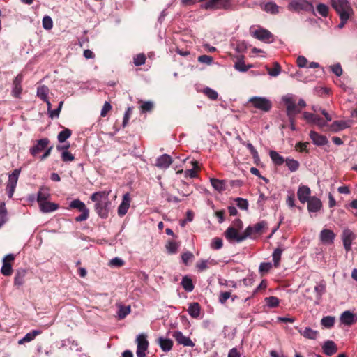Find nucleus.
Here are the masks:
<instances>
[{
    "mask_svg": "<svg viewBox=\"0 0 357 357\" xmlns=\"http://www.w3.org/2000/svg\"><path fill=\"white\" fill-rule=\"evenodd\" d=\"M269 156L275 165H282L284 163L285 159L275 151H270Z\"/></svg>",
    "mask_w": 357,
    "mask_h": 357,
    "instance_id": "nucleus-33",
    "label": "nucleus"
},
{
    "mask_svg": "<svg viewBox=\"0 0 357 357\" xmlns=\"http://www.w3.org/2000/svg\"><path fill=\"white\" fill-rule=\"evenodd\" d=\"M310 138L311 139L312 143L318 146H324L328 144V141L324 135H320L315 131H310Z\"/></svg>",
    "mask_w": 357,
    "mask_h": 357,
    "instance_id": "nucleus-21",
    "label": "nucleus"
},
{
    "mask_svg": "<svg viewBox=\"0 0 357 357\" xmlns=\"http://www.w3.org/2000/svg\"><path fill=\"white\" fill-rule=\"evenodd\" d=\"M41 333L40 331L33 330L30 333H28L25 335V336L18 340L19 344H23L25 342H29L32 341L38 335Z\"/></svg>",
    "mask_w": 357,
    "mask_h": 357,
    "instance_id": "nucleus-35",
    "label": "nucleus"
},
{
    "mask_svg": "<svg viewBox=\"0 0 357 357\" xmlns=\"http://www.w3.org/2000/svg\"><path fill=\"white\" fill-rule=\"evenodd\" d=\"M329 68H330L331 70L337 77H340L342 75V68L340 63H337V64L331 66Z\"/></svg>",
    "mask_w": 357,
    "mask_h": 357,
    "instance_id": "nucleus-56",
    "label": "nucleus"
},
{
    "mask_svg": "<svg viewBox=\"0 0 357 357\" xmlns=\"http://www.w3.org/2000/svg\"><path fill=\"white\" fill-rule=\"evenodd\" d=\"M21 169H15L8 176L6 190L9 198H12L17 183Z\"/></svg>",
    "mask_w": 357,
    "mask_h": 357,
    "instance_id": "nucleus-11",
    "label": "nucleus"
},
{
    "mask_svg": "<svg viewBox=\"0 0 357 357\" xmlns=\"http://www.w3.org/2000/svg\"><path fill=\"white\" fill-rule=\"evenodd\" d=\"M314 291L317 294V298H321L322 295L326 292V283L323 281L318 283L314 287Z\"/></svg>",
    "mask_w": 357,
    "mask_h": 357,
    "instance_id": "nucleus-43",
    "label": "nucleus"
},
{
    "mask_svg": "<svg viewBox=\"0 0 357 357\" xmlns=\"http://www.w3.org/2000/svg\"><path fill=\"white\" fill-rule=\"evenodd\" d=\"M311 190L307 185H301L298 187L297 196L302 204H305L310 199Z\"/></svg>",
    "mask_w": 357,
    "mask_h": 357,
    "instance_id": "nucleus-19",
    "label": "nucleus"
},
{
    "mask_svg": "<svg viewBox=\"0 0 357 357\" xmlns=\"http://www.w3.org/2000/svg\"><path fill=\"white\" fill-rule=\"evenodd\" d=\"M252 67V65H245L243 61H238L234 64V68L239 72H246Z\"/></svg>",
    "mask_w": 357,
    "mask_h": 357,
    "instance_id": "nucleus-47",
    "label": "nucleus"
},
{
    "mask_svg": "<svg viewBox=\"0 0 357 357\" xmlns=\"http://www.w3.org/2000/svg\"><path fill=\"white\" fill-rule=\"evenodd\" d=\"M1 273L5 276H10L13 273V267L10 263L3 261V266L1 269Z\"/></svg>",
    "mask_w": 357,
    "mask_h": 357,
    "instance_id": "nucleus-45",
    "label": "nucleus"
},
{
    "mask_svg": "<svg viewBox=\"0 0 357 357\" xmlns=\"http://www.w3.org/2000/svg\"><path fill=\"white\" fill-rule=\"evenodd\" d=\"M116 307V317L119 320L125 319L131 312L130 305H124L121 302H117Z\"/></svg>",
    "mask_w": 357,
    "mask_h": 357,
    "instance_id": "nucleus-14",
    "label": "nucleus"
},
{
    "mask_svg": "<svg viewBox=\"0 0 357 357\" xmlns=\"http://www.w3.org/2000/svg\"><path fill=\"white\" fill-rule=\"evenodd\" d=\"M298 332L305 338L310 340H316L319 335L318 331L313 330L310 327H306L303 330L299 329Z\"/></svg>",
    "mask_w": 357,
    "mask_h": 357,
    "instance_id": "nucleus-28",
    "label": "nucleus"
},
{
    "mask_svg": "<svg viewBox=\"0 0 357 357\" xmlns=\"http://www.w3.org/2000/svg\"><path fill=\"white\" fill-rule=\"evenodd\" d=\"M307 202V210L310 213H317L322 208L321 201L317 197H311Z\"/></svg>",
    "mask_w": 357,
    "mask_h": 357,
    "instance_id": "nucleus-22",
    "label": "nucleus"
},
{
    "mask_svg": "<svg viewBox=\"0 0 357 357\" xmlns=\"http://www.w3.org/2000/svg\"><path fill=\"white\" fill-rule=\"evenodd\" d=\"M193 257L194 256L190 252H185L181 256L182 261L185 264H187L189 261L192 259Z\"/></svg>",
    "mask_w": 357,
    "mask_h": 357,
    "instance_id": "nucleus-63",
    "label": "nucleus"
},
{
    "mask_svg": "<svg viewBox=\"0 0 357 357\" xmlns=\"http://www.w3.org/2000/svg\"><path fill=\"white\" fill-rule=\"evenodd\" d=\"M27 271L24 268H19L16 270V273L14 278V285L20 287L24 283V278Z\"/></svg>",
    "mask_w": 357,
    "mask_h": 357,
    "instance_id": "nucleus-26",
    "label": "nucleus"
},
{
    "mask_svg": "<svg viewBox=\"0 0 357 357\" xmlns=\"http://www.w3.org/2000/svg\"><path fill=\"white\" fill-rule=\"evenodd\" d=\"M282 251V249L278 248L273 252L272 257L275 267H278L279 266Z\"/></svg>",
    "mask_w": 357,
    "mask_h": 357,
    "instance_id": "nucleus-42",
    "label": "nucleus"
},
{
    "mask_svg": "<svg viewBox=\"0 0 357 357\" xmlns=\"http://www.w3.org/2000/svg\"><path fill=\"white\" fill-rule=\"evenodd\" d=\"M211 183L213 188L219 192H221L226 189V183L224 180H219L217 178H211Z\"/></svg>",
    "mask_w": 357,
    "mask_h": 357,
    "instance_id": "nucleus-32",
    "label": "nucleus"
},
{
    "mask_svg": "<svg viewBox=\"0 0 357 357\" xmlns=\"http://www.w3.org/2000/svg\"><path fill=\"white\" fill-rule=\"evenodd\" d=\"M158 342L161 349L165 352H168L172 349L173 341L170 339L160 337L158 339Z\"/></svg>",
    "mask_w": 357,
    "mask_h": 357,
    "instance_id": "nucleus-29",
    "label": "nucleus"
},
{
    "mask_svg": "<svg viewBox=\"0 0 357 357\" xmlns=\"http://www.w3.org/2000/svg\"><path fill=\"white\" fill-rule=\"evenodd\" d=\"M335 323V317L331 316L324 317L321 320V324L327 328L333 326Z\"/></svg>",
    "mask_w": 357,
    "mask_h": 357,
    "instance_id": "nucleus-41",
    "label": "nucleus"
},
{
    "mask_svg": "<svg viewBox=\"0 0 357 357\" xmlns=\"http://www.w3.org/2000/svg\"><path fill=\"white\" fill-rule=\"evenodd\" d=\"M50 140L47 138H43L36 142V144L30 149V153L36 156L38 153L45 150L49 145Z\"/></svg>",
    "mask_w": 357,
    "mask_h": 357,
    "instance_id": "nucleus-18",
    "label": "nucleus"
},
{
    "mask_svg": "<svg viewBox=\"0 0 357 357\" xmlns=\"http://www.w3.org/2000/svg\"><path fill=\"white\" fill-rule=\"evenodd\" d=\"M250 33L253 38L266 43H271L274 40L273 35L268 30L261 27L251 26Z\"/></svg>",
    "mask_w": 357,
    "mask_h": 357,
    "instance_id": "nucleus-4",
    "label": "nucleus"
},
{
    "mask_svg": "<svg viewBox=\"0 0 357 357\" xmlns=\"http://www.w3.org/2000/svg\"><path fill=\"white\" fill-rule=\"evenodd\" d=\"M284 162L288 169L291 172L297 171L300 167L299 162L293 158H287L285 159Z\"/></svg>",
    "mask_w": 357,
    "mask_h": 357,
    "instance_id": "nucleus-36",
    "label": "nucleus"
},
{
    "mask_svg": "<svg viewBox=\"0 0 357 357\" xmlns=\"http://www.w3.org/2000/svg\"><path fill=\"white\" fill-rule=\"evenodd\" d=\"M130 202L131 199L130 194L128 192L125 193L123 196L122 202L121 204L119 206L117 210L118 215L120 217H122L127 213L128 210L129 209V207L130 206Z\"/></svg>",
    "mask_w": 357,
    "mask_h": 357,
    "instance_id": "nucleus-16",
    "label": "nucleus"
},
{
    "mask_svg": "<svg viewBox=\"0 0 357 357\" xmlns=\"http://www.w3.org/2000/svg\"><path fill=\"white\" fill-rule=\"evenodd\" d=\"M287 8L291 11H310L313 9V6L306 0H291Z\"/></svg>",
    "mask_w": 357,
    "mask_h": 357,
    "instance_id": "nucleus-10",
    "label": "nucleus"
},
{
    "mask_svg": "<svg viewBox=\"0 0 357 357\" xmlns=\"http://www.w3.org/2000/svg\"><path fill=\"white\" fill-rule=\"evenodd\" d=\"M23 80V76L22 74H18L13 82V89H12V93L13 96L18 98L22 91V82Z\"/></svg>",
    "mask_w": 357,
    "mask_h": 357,
    "instance_id": "nucleus-25",
    "label": "nucleus"
},
{
    "mask_svg": "<svg viewBox=\"0 0 357 357\" xmlns=\"http://www.w3.org/2000/svg\"><path fill=\"white\" fill-rule=\"evenodd\" d=\"M319 238L323 244L332 245L334 243L335 234L332 230L324 229L321 231Z\"/></svg>",
    "mask_w": 357,
    "mask_h": 357,
    "instance_id": "nucleus-17",
    "label": "nucleus"
},
{
    "mask_svg": "<svg viewBox=\"0 0 357 357\" xmlns=\"http://www.w3.org/2000/svg\"><path fill=\"white\" fill-rule=\"evenodd\" d=\"M230 0H210L204 4L205 9H227L230 7Z\"/></svg>",
    "mask_w": 357,
    "mask_h": 357,
    "instance_id": "nucleus-13",
    "label": "nucleus"
},
{
    "mask_svg": "<svg viewBox=\"0 0 357 357\" xmlns=\"http://www.w3.org/2000/svg\"><path fill=\"white\" fill-rule=\"evenodd\" d=\"M72 132L71 130L68 128H65L62 131H61L58 135V141L61 143L64 142L67 139H68Z\"/></svg>",
    "mask_w": 357,
    "mask_h": 357,
    "instance_id": "nucleus-44",
    "label": "nucleus"
},
{
    "mask_svg": "<svg viewBox=\"0 0 357 357\" xmlns=\"http://www.w3.org/2000/svg\"><path fill=\"white\" fill-rule=\"evenodd\" d=\"M49 93V89L47 86L43 85L40 86L37 89V96L43 101L46 100L47 98V95Z\"/></svg>",
    "mask_w": 357,
    "mask_h": 357,
    "instance_id": "nucleus-39",
    "label": "nucleus"
},
{
    "mask_svg": "<svg viewBox=\"0 0 357 357\" xmlns=\"http://www.w3.org/2000/svg\"><path fill=\"white\" fill-rule=\"evenodd\" d=\"M323 351L328 356H332L337 352V348L335 343L331 340H327L322 347Z\"/></svg>",
    "mask_w": 357,
    "mask_h": 357,
    "instance_id": "nucleus-27",
    "label": "nucleus"
},
{
    "mask_svg": "<svg viewBox=\"0 0 357 357\" xmlns=\"http://www.w3.org/2000/svg\"><path fill=\"white\" fill-rule=\"evenodd\" d=\"M208 260H201L197 264L196 266L199 271H203L208 268Z\"/></svg>",
    "mask_w": 357,
    "mask_h": 357,
    "instance_id": "nucleus-64",
    "label": "nucleus"
},
{
    "mask_svg": "<svg viewBox=\"0 0 357 357\" xmlns=\"http://www.w3.org/2000/svg\"><path fill=\"white\" fill-rule=\"evenodd\" d=\"M282 101L287 107V114L289 119H292L296 114L300 112V109L296 105L294 96L292 94H287L282 97Z\"/></svg>",
    "mask_w": 357,
    "mask_h": 357,
    "instance_id": "nucleus-6",
    "label": "nucleus"
},
{
    "mask_svg": "<svg viewBox=\"0 0 357 357\" xmlns=\"http://www.w3.org/2000/svg\"><path fill=\"white\" fill-rule=\"evenodd\" d=\"M236 203L238 207L242 210H247L248 208V202L247 199L238 197L236 199Z\"/></svg>",
    "mask_w": 357,
    "mask_h": 357,
    "instance_id": "nucleus-54",
    "label": "nucleus"
},
{
    "mask_svg": "<svg viewBox=\"0 0 357 357\" xmlns=\"http://www.w3.org/2000/svg\"><path fill=\"white\" fill-rule=\"evenodd\" d=\"M307 63V59L303 56H299L297 58L296 63L299 68L306 67Z\"/></svg>",
    "mask_w": 357,
    "mask_h": 357,
    "instance_id": "nucleus-62",
    "label": "nucleus"
},
{
    "mask_svg": "<svg viewBox=\"0 0 357 357\" xmlns=\"http://www.w3.org/2000/svg\"><path fill=\"white\" fill-rule=\"evenodd\" d=\"M225 237L229 243H241L246 239L245 231L243 232L236 230L233 227H228L225 231Z\"/></svg>",
    "mask_w": 357,
    "mask_h": 357,
    "instance_id": "nucleus-9",
    "label": "nucleus"
},
{
    "mask_svg": "<svg viewBox=\"0 0 357 357\" xmlns=\"http://www.w3.org/2000/svg\"><path fill=\"white\" fill-rule=\"evenodd\" d=\"M317 10L321 16L326 17L328 13V7L324 3H319L317 6Z\"/></svg>",
    "mask_w": 357,
    "mask_h": 357,
    "instance_id": "nucleus-52",
    "label": "nucleus"
},
{
    "mask_svg": "<svg viewBox=\"0 0 357 357\" xmlns=\"http://www.w3.org/2000/svg\"><path fill=\"white\" fill-rule=\"evenodd\" d=\"M341 323L346 326H351L357 321V317L350 311H344L340 316Z\"/></svg>",
    "mask_w": 357,
    "mask_h": 357,
    "instance_id": "nucleus-24",
    "label": "nucleus"
},
{
    "mask_svg": "<svg viewBox=\"0 0 357 357\" xmlns=\"http://www.w3.org/2000/svg\"><path fill=\"white\" fill-rule=\"evenodd\" d=\"M70 208H77L82 213L81 215L75 218L77 222L84 221L89 218V211L85 204L79 199L73 200L70 204Z\"/></svg>",
    "mask_w": 357,
    "mask_h": 357,
    "instance_id": "nucleus-8",
    "label": "nucleus"
},
{
    "mask_svg": "<svg viewBox=\"0 0 357 357\" xmlns=\"http://www.w3.org/2000/svg\"><path fill=\"white\" fill-rule=\"evenodd\" d=\"M272 268V264L271 262H262L260 264L259 271L261 273H268Z\"/></svg>",
    "mask_w": 357,
    "mask_h": 357,
    "instance_id": "nucleus-53",
    "label": "nucleus"
},
{
    "mask_svg": "<svg viewBox=\"0 0 357 357\" xmlns=\"http://www.w3.org/2000/svg\"><path fill=\"white\" fill-rule=\"evenodd\" d=\"M268 229L267 223L265 221L259 222L254 225L248 226L245 229L246 238H250L255 239L266 231Z\"/></svg>",
    "mask_w": 357,
    "mask_h": 357,
    "instance_id": "nucleus-3",
    "label": "nucleus"
},
{
    "mask_svg": "<svg viewBox=\"0 0 357 357\" xmlns=\"http://www.w3.org/2000/svg\"><path fill=\"white\" fill-rule=\"evenodd\" d=\"M331 6L340 15L341 22H347L353 10L347 0H331Z\"/></svg>",
    "mask_w": 357,
    "mask_h": 357,
    "instance_id": "nucleus-2",
    "label": "nucleus"
},
{
    "mask_svg": "<svg viewBox=\"0 0 357 357\" xmlns=\"http://www.w3.org/2000/svg\"><path fill=\"white\" fill-rule=\"evenodd\" d=\"M181 284L183 289L188 292H191L194 289L192 280L187 276L183 278Z\"/></svg>",
    "mask_w": 357,
    "mask_h": 357,
    "instance_id": "nucleus-38",
    "label": "nucleus"
},
{
    "mask_svg": "<svg viewBox=\"0 0 357 357\" xmlns=\"http://www.w3.org/2000/svg\"><path fill=\"white\" fill-rule=\"evenodd\" d=\"M231 297V293L229 291L221 292L219 296V301L222 304L225 303L227 300Z\"/></svg>",
    "mask_w": 357,
    "mask_h": 357,
    "instance_id": "nucleus-60",
    "label": "nucleus"
},
{
    "mask_svg": "<svg viewBox=\"0 0 357 357\" xmlns=\"http://www.w3.org/2000/svg\"><path fill=\"white\" fill-rule=\"evenodd\" d=\"M211 247L214 250H219L222 247V240L220 238H215L212 240Z\"/></svg>",
    "mask_w": 357,
    "mask_h": 357,
    "instance_id": "nucleus-55",
    "label": "nucleus"
},
{
    "mask_svg": "<svg viewBox=\"0 0 357 357\" xmlns=\"http://www.w3.org/2000/svg\"><path fill=\"white\" fill-rule=\"evenodd\" d=\"M266 70L268 71V74L271 77H277L281 73V67L278 62H275L273 63V68H270L266 67Z\"/></svg>",
    "mask_w": 357,
    "mask_h": 357,
    "instance_id": "nucleus-40",
    "label": "nucleus"
},
{
    "mask_svg": "<svg viewBox=\"0 0 357 357\" xmlns=\"http://www.w3.org/2000/svg\"><path fill=\"white\" fill-rule=\"evenodd\" d=\"M248 103L257 109L268 112L272 107L271 101L266 97L252 96L248 100Z\"/></svg>",
    "mask_w": 357,
    "mask_h": 357,
    "instance_id": "nucleus-5",
    "label": "nucleus"
},
{
    "mask_svg": "<svg viewBox=\"0 0 357 357\" xmlns=\"http://www.w3.org/2000/svg\"><path fill=\"white\" fill-rule=\"evenodd\" d=\"M178 248V245L175 241H169L166 245V249L169 254H175Z\"/></svg>",
    "mask_w": 357,
    "mask_h": 357,
    "instance_id": "nucleus-51",
    "label": "nucleus"
},
{
    "mask_svg": "<svg viewBox=\"0 0 357 357\" xmlns=\"http://www.w3.org/2000/svg\"><path fill=\"white\" fill-rule=\"evenodd\" d=\"M203 92L209 99L212 100H217L218 97L217 91L209 87L204 88Z\"/></svg>",
    "mask_w": 357,
    "mask_h": 357,
    "instance_id": "nucleus-46",
    "label": "nucleus"
},
{
    "mask_svg": "<svg viewBox=\"0 0 357 357\" xmlns=\"http://www.w3.org/2000/svg\"><path fill=\"white\" fill-rule=\"evenodd\" d=\"M264 10L266 13L275 15L279 13L282 8L278 6L275 2L271 1L264 4Z\"/></svg>",
    "mask_w": 357,
    "mask_h": 357,
    "instance_id": "nucleus-30",
    "label": "nucleus"
},
{
    "mask_svg": "<svg viewBox=\"0 0 357 357\" xmlns=\"http://www.w3.org/2000/svg\"><path fill=\"white\" fill-rule=\"evenodd\" d=\"M188 312L192 317L197 318L200 314L199 304L197 302L190 303Z\"/></svg>",
    "mask_w": 357,
    "mask_h": 357,
    "instance_id": "nucleus-34",
    "label": "nucleus"
},
{
    "mask_svg": "<svg viewBox=\"0 0 357 357\" xmlns=\"http://www.w3.org/2000/svg\"><path fill=\"white\" fill-rule=\"evenodd\" d=\"M61 159L63 162H71L74 160L75 157L68 151H63L61 153Z\"/></svg>",
    "mask_w": 357,
    "mask_h": 357,
    "instance_id": "nucleus-57",
    "label": "nucleus"
},
{
    "mask_svg": "<svg viewBox=\"0 0 357 357\" xmlns=\"http://www.w3.org/2000/svg\"><path fill=\"white\" fill-rule=\"evenodd\" d=\"M137 351L136 354L137 357H146V351L149 348V341L147 340V335L144 333L139 334L136 337Z\"/></svg>",
    "mask_w": 357,
    "mask_h": 357,
    "instance_id": "nucleus-7",
    "label": "nucleus"
},
{
    "mask_svg": "<svg viewBox=\"0 0 357 357\" xmlns=\"http://www.w3.org/2000/svg\"><path fill=\"white\" fill-rule=\"evenodd\" d=\"M173 162L172 158L168 154H163L159 156L155 161V166L161 169H167Z\"/></svg>",
    "mask_w": 357,
    "mask_h": 357,
    "instance_id": "nucleus-20",
    "label": "nucleus"
},
{
    "mask_svg": "<svg viewBox=\"0 0 357 357\" xmlns=\"http://www.w3.org/2000/svg\"><path fill=\"white\" fill-rule=\"evenodd\" d=\"M21 169H15L8 176L6 190L9 198H12L17 183Z\"/></svg>",
    "mask_w": 357,
    "mask_h": 357,
    "instance_id": "nucleus-12",
    "label": "nucleus"
},
{
    "mask_svg": "<svg viewBox=\"0 0 357 357\" xmlns=\"http://www.w3.org/2000/svg\"><path fill=\"white\" fill-rule=\"evenodd\" d=\"M355 238L354 234L349 229H344L342 232L343 245L347 251L351 250L352 241Z\"/></svg>",
    "mask_w": 357,
    "mask_h": 357,
    "instance_id": "nucleus-23",
    "label": "nucleus"
},
{
    "mask_svg": "<svg viewBox=\"0 0 357 357\" xmlns=\"http://www.w3.org/2000/svg\"><path fill=\"white\" fill-rule=\"evenodd\" d=\"M243 227V222L240 219H236L234 220L231 225L229 226V227H233L236 230H238L239 231H241Z\"/></svg>",
    "mask_w": 357,
    "mask_h": 357,
    "instance_id": "nucleus-59",
    "label": "nucleus"
},
{
    "mask_svg": "<svg viewBox=\"0 0 357 357\" xmlns=\"http://www.w3.org/2000/svg\"><path fill=\"white\" fill-rule=\"evenodd\" d=\"M172 336L179 344H182L184 347H191L195 346L194 342L190 340V338L185 336L183 333L179 331H174Z\"/></svg>",
    "mask_w": 357,
    "mask_h": 357,
    "instance_id": "nucleus-15",
    "label": "nucleus"
},
{
    "mask_svg": "<svg viewBox=\"0 0 357 357\" xmlns=\"http://www.w3.org/2000/svg\"><path fill=\"white\" fill-rule=\"evenodd\" d=\"M146 57L144 54H138L133 58V63L135 66H139L144 64L146 61Z\"/></svg>",
    "mask_w": 357,
    "mask_h": 357,
    "instance_id": "nucleus-49",
    "label": "nucleus"
},
{
    "mask_svg": "<svg viewBox=\"0 0 357 357\" xmlns=\"http://www.w3.org/2000/svg\"><path fill=\"white\" fill-rule=\"evenodd\" d=\"M265 302L269 307H276L280 303V300L275 296L266 297Z\"/></svg>",
    "mask_w": 357,
    "mask_h": 357,
    "instance_id": "nucleus-48",
    "label": "nucleus"
},
{
    "mask_svg": "<svg viewBox=\"0 0 357 357\" xmlns=\"http://www.w3.org/2000/svg\"><path fill=\"white\" fill-rule=\"evenodd\" d=\"M140 110L142 112H147L152 110L153 108V102L151 101H140Z\"/></svg>",
    "mask_w": 357,
    "mask_h": 357,
    "instance_id": "nucleus-50",
    "label": "nucleus"
},
{
    "mask_svg": "<svg viewBox=\"0 0 357 357\" xmlns=\"http://www.w3.org/2000/svg\"><path fill=\"white\" fill-rule=\"evenodd\" d=\"M198 61L200 63H206L208 65H210L213 62V58L211 56L202 55L198 57Z\"/></svg>",
    "mask_w": 357,
    "mask_h": 357,
    "instance_id": "nucleus-61",
    "label": "nucleus"
},
{
    "mask_svg": "<svg viewBox=\"0 0 357 357\" xmlns=\"http://www.w3.org/2000/svg\"><path fill=\"white\" fill-rule=\"evenodd\" d=\"M350 126L349 121H336L331 125V129L334 131L342 130Z\"/></svg>",
    "mask_w": 357,
    "mask_h": 357,
    "instance_id": "nucleus-37",
    "label": "nucleus"
},
{
    "mask_svg": "<svg viewBox=\"0 0 357 357\" xmlns=\"http://www.w3.org/2000/svg\"><path fill=\"white\" fill-rule=\"evenodd\" d=\"M40 206V209L43 213H50L56 211L59 208V205L50 202H45L41 203Z\"/></svg>",
    "mask_w": 357,
    "mask_h": 357,
    "instance_id": "nucleus-31",
    "label": "nucleus"
},
{
    "mask_svg": "<svg viewBox=\"0 0 357 357\" xmlns=\"http://www.w3.org/2000/svg\"><path fill=\"white\" fill-rule=\"evenodd\" d=\"M109 194V192L101 191L95 192L91 196V199L96 202V210L97 213L102 218H105L108 215Z\"/></svg>",
    "mask_w": 357,
    "mask_h": 357,
    "instance_id": "nucleus-1",
    "label": "nucleus"
},
{
    "mask_svg": "<svg viewBox=\"0 0 357 357\" xmlns=\"http://www.w3.org/2000/svg\"><path fill=\"white\" fill-rule=\"evenodd\" d=\"M49 196L50 195L47 192H43L41 191H39L37 197V201L39 206L40 205L41 203L47 202V199L49 197Z\"/></svg>",
    "mask_w": 357,
    "mask_h": 357,
    "instance_id": "nucleus-58",
    "label": "nucleus"
}]
</instances>
